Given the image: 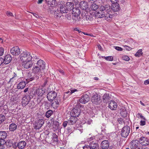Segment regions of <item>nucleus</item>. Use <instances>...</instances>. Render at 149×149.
I'll return each mask as SVG.
<instances>
[{"label":"nucleus","instance_id":"f257e3e1","mask_svg":"<svg viewBox=\"0 0 149 149\" xmlns=\"http://www.w3.org/2000/svg\"><path fill=\"white\" fill-rule=\"evenodd\" d=\"M80 11L77 8H73L72 9V19L75 22H78L81 20V18L80 17Z\"/></svg>","mask_w":149,"mask_h":149},{"label":"nucleus","instance_id":"f03ea898","mask_svg":"<svg viewBox=\"0 0 149 149\" xmlns=\"http://www.w3.org/2000/svg\"><path fill=\"white\" fill-rule=\"evenodd\" d=\"M19 57L22 62L31 60L32 58L30 53L26 51L23 52L20 54Z\"/></svg>","mask_w":149,"mask_h":149},{"label":"nucleus","instance_id":"7ed1b4c3","mask_svg":"<svg viewBox=\"0 0 149 149\" xmlns=\"http://www.w3.org/2000/svg\"><path fill=\"white\" fill-rule=\"evenodd\" d=\"M42 69L36 65L33 67L32 69L33 74H34V76L36 77V79L37 80L39 77H41L42 71Z\"/></svg>","mask_w":149,"mask_h":149},{"label":"nucleus","instance_id":"20e7f679","mask_svg":"<svg viewBox=\"0 0 149 149\" xmlns=\"http://www.w3.org/2000/svg\"><path fill=\"white\" fill-rule=\"evenodd\" d=\"M130 131V128L128 126H125L122 129L121 135L123 137H126L129 135Z\"/></svg>","mask_w":149,"mask_h":149},{"label":"nucleus","instance_id":"39448f33","mask_svg":"<svg viewBox=\"0 0 149 149\" xmlns=\"http://www.w3.org/2000/svg\"><path fill=\"white\" fill-rule=\"evenodd\" d=\"M24 80L23 78H19L17 79V81L19 82L17 86V88L18 89H22L25 87L26 82Z\"/></svg>","mask_w":149,"mask_h":149},{"label":"nucleus","instance_id":"423d86ee","mask_svg":"<svg viewBox=\"0 0 149 149\" xmlns=\"http://www.w3.org/2000/svg\"><path fill=\"white\" fill-rule=\"evenodd\" d=\"M91 101L93 104L96 105L99 104L101 102L100 97L97 94L92 96Z\"/></svg>","mask_w":149,"mask_h":149},{"label":"nucleus","instance_id":"0eeeda50","mask_svg":"<svg viewBox=\"0 0 149 149\" xmlns=\"http://www.w3.org/2000/svg\"><path fill=\"white\" fill-rule=\"evenodd\" d=\"M10 52L13 56H18L21 52L20 49L18 46L13 47L10 49Z\"/></svg>","mask_w":149,"mask_h":149},{"label":"nucleus","instance_id":"6e6552de","mask_svg":"<svg viewBox=\"0 0 149 149\" xmlns=\"http://www.w3.org/2000/svg\"><path fill=\"white\" fill-rule=\"evenodd\" d=\"M45 93V91L43 88H38L33 93V96H42Z\"/></svg>","mask_w":149,"mask_h":149},{"label":"nucleus","instance_id":"1a4fd4ad","mask_svg":"<svg viewBox=\"0 0 149 149\" xmlns=\"http://www.w3.org/2000/svg\"><path fill=\"white\" fill-rule=\"evenodd\" d=\"M57 96V93L54 91H51L49 92L47 95L48 100L50 101L53 100Z\"/></svg>","mask_w":149,"mask_h":149},{"label":"nucleus","instance_id":"9d476101","mask_svg":"<svg viewBox=\"0 0 149 149\" xmlns=\"http://www.w3.org/2000/svg\"><path fill=\"white\" fill-rule=\"evenodd\" d=\"M33 64V63L31 60H30L22 62V65L25 68L28 69L31 68Z\"/></svg>","mask_w":149,"mask_h":149},{"label":"nucleus","instance_id":"9b49d317","mask_svg":"<svg viewBox=\"0 0 149 149\" xmlns=\"http://www.w3.org/2000/svg\"><path fill=\"white\" fill-rule=\"evenodd\" d=\"M139 141L140 143L143 146H146L149 145V139L146 137H141Z\"/></svg>","mask_w":149,"mask_h":149},{"label":"nucleus","instance_id":"f8f14e48","mask_svg":"<svg viewBox=\"0 0 149 149\" xmlns=\"http://www.w3.org/2000/svg\"><path fill=\"white\" fill-rule=\"evenodd\" d=\"M44 124V120L42 119L37 120L34 124V128L35 129H39Z\"/></svg>","mask_w":149,"mask_h":149},{"label":"nucleus","instance_id":"ddd939ff","mask_svg":"<svg viewBox=\"0 0 149 149\" xmlns=\"http://www.w3.org/2000/svg\"><path fill=\"white\" fill-rule=\"evenodd\" d=\"M30 100V96L28 95H25L22 99V105L24 106H26L29 104Z\"/></svg>","mask_w":149,"mask_h":149},{"label":"nucleus","instance_id":"4468645a","mask_svg":"<svg viewBox=\"0 0 149 149\" xmlns=\"http://www.w3.org/2000/svg\"><path fill=\"white\" fill-rule=\"evenodd\" d=\"M118 104L116 102L111 100L109 104L108 107L112 110H116Z\"/></svg>","mask_w":149,"mask_h":149},{"label":"nucleus","instance_id":"2eb2a0df","mask_svg":"<svg viewBox=\"0 0 149 149\" xmlns=\"http://www.w3.org/2000/svg\"><path fill=\"white\" fill-rule=\"evenodd\" d=\"M90 100L89 96L87 94L82 95L81 98L79 99V102L85 104L88 102Z\"/></svg>","mask_w":149,"mask_h":149},{"label":"nucleus","instance_id":"dca6fc26","mask_svg":"<svg viewBox=\"0 0 149 149\" xmlns=\"http://www.w3.org/2000/svg\"><path fill=\"white\" fill-rule=\"evenodd\" d=\"M80 113V110L79 109L74 108L71 112V116L77 117L79 115Z\"/></svg>","mask_w":149,"mask_h":149},{"label":"nucleus","instance_id":"f3484780","mask_svg":"<svg viewBox=\"0 0 149 149\" xmlns=\"http://www.w3.org/2000/svg\"><path fill=\"white\" fill-rule=\"evenodd\" d=\"M79 6L81 9L85 10L86 11V10L88 8L87 3L85 1H81L79 3Z\"/></svg>","mask_w":149,"mask_h":149},{"label":"nucleus","instance_id":"a211bd4d","mask_svg":"<svg viewBox=\"0 0 149 149\" xmlns=\"http://www.w3.org/2000/svg\"><path fill=\"white\" fill-rule=\"evenodd\" d=\"M109 146V142L108 140L103 141L101 144V147L102 149H107Z\"/></svg>","mask_w":149,"mask_h":149},{"label":"nucleus","instance_id":"6ab92c4d","mask_svg":"<svg viewBox=\"0 0 149 149\" xmlns=\"http://www.w3.org/2000/svg\"><path fill=\"white\" fill-rule=\"evenodd\" d=\"M65 5L68 12L71 11L74 8V4L72 2H68Z\"/></svg>","mask_w":149,"mask_h":149},{"label":"nucleus","instance_id":"aec40b11","mask_svg":"<svg viewBox=\"0 0 149 149\" xmlns=\"http://www.w3.org/2000/svg\"><path fill=\"white\" fill-rule=\"evenodd\" d=\"M45 63L44 61L40 60L38 61L36 63V66H38V67L43 70L45 68Z\"/></svg>","mask_w":149,"mask_h":149},{"label":"nucleus","instance_id":"412c9836","mask_svg":"<svg viewBox=\"0 0 149 149\" xmlns=\"http://www.w3.org/2000/svg\"><path fill=\"white\" fill-rule=\"evenodd\" d=\"M139 145V141L137 140H133L130 143V148L132 149H134L138 147Z\"/></svg>","mask_w":149,"mask_h":149},{"label":"nucleus","instance_id":"4be33fe9","mask_svg":"<svg viewBox=\"0 0 149 149\" xmlns=\"http://www.w3.org/2000/svg\"><path fill=\"white\" fill-rule=\"evenodd\" d=\"M78 120L77 117L71 116L68 120V125H72L76 123Z\"/></svg>","mask_w":149,"mask_h":149},{"label":"nucleus","instance_id":"5701e85b","mask_svg":"<svg viewBox=\"0 0 149 149\" xmlns=\"http://www.w3.org/2000/svg\"><path fill=\"white\" fill-rule=\"evenodd\" d=\"M12 59V57L10 54L6 55L4 57V58H3L4 63L6 64H8L11 61Z\"/></svg>","mask_w":149,"mask_h":149},{"label":"nucleus","instance_id":"b1692460","mask_svg":"<svg viewBox=\"0 0 149 149\" xmlns=\"http://www.w3.org/2000/svg\"><path fill=\"white\" fill-rule=\"evenodd\" d=\"M26 80L28 81H32L33 80L36 79V77L35 76L33 75L32 73L30 72L26 74Z\"/></svg>","mask_w":149,"mask_h":149},{"label":"nucleus","instance_id":"393cba45","mask_svg":"<svg viewBox=\"0 0 149 149\" xmlns=\"http://www.w3.org/2000/svg\"><path fill=\"white\" fill-rule=\"evenodd\" d=\"M77 91H78V90L77 89H70V90H68L67 92H65L63 95V98L64 99H66V98L67 97V96H66V97H65V95H66V94H68V95H70L72 93H74V92Z\"/></svg>","mask_w":149,"mask_h":149},{"label":"nucleus","instance_id":"a878e982","mask_svg":"<svg viewBox=\"0 0 149 149\" xmlns=\"http://www.w3.org/2000/svg\"><path fill=\"white\" fill-rule=\"evenodd\" d=\"M112 9L114 12H116L119 10H120L119 4L118 3L112 4Z\"/></svg>","mask_w":149,"mask_h":149},{"label":"nucleus","instance_id":"bb28decb","mask_svg":"<svg viewBox=\"0 0 149 149\" xmlns=\"http://www.w3.org/2000/svg\"><path fill=\"white\" fill-rule=\"evenodd\" d=\"M26 143L25 141H21L17 144L18 148L20 149H23L26 146Z\"/></svg>","mask_w":149,"mask_h":149},{"label":"nucleus","instance_id":"cd10ccee","mask_svg":"<svg viewBox=\"0 0 149 149\" xmlns=\"http://www.w3.org/2000/svg\"><path fill=\"white\" fill-rule=\"evenodd\" d=\"M17 128V125L14 123H12L10 124L9 126V130L12 132H13L15 131Z\"/></svg>","mask_w":149,"mask_h":149},{"label":"nucleus","instance_id":"c85d7f7f","mask_svg":"<svg viewBox=\"0 0 149 149\" xmlns=\"http://www.w3.org/2000/svg\"><path fill=\"white\" fill-rule=\"evenodd\" d=\"M95 15L96 17L99 18H102L105 16L104 13L100 11L96 12Z\"/></svg>","mask_w":149,"mask_h":149},{"label":"nucleus","instance_id":"c756f323","mask_svg":"<svg viewBox=\"0 0 149 149\" xmlns=\"http://www.w3.org/2000/svg\"><path fill=\"white\" fill-rule=\"evenodd\" d=\"M89 144L91 149H97L98 148V144L94 142H91Z\"/></svg>","mask_w":149,"mask_h":149},{"label":"nucleus","instance_id":"7c9ffc66","mask_svg":"<svg viewBox=\"0 0 149 149\" xmlns=\"http://www.w3.org/2000/svg\"><path fill=\"white\" fill-rule=\"evenodd\" d=\"M57 5V2L56 0H51L50 1H48V6L49 7H55Z\"/></svg>","mask_w":149,"mask_h":149},{"label":"nucleus","instance_id":"2f4dec72","mask_svg":"<svg viewBox=\"0 0 149 149\" xmlns=\"http://www.w3.org/2000/svg\"><path fill=\"white\" fill-rule=\"evenodd\" d=\"M60 12L62 13H67L68 11L66 8V7L64 5V6L62 4L60 6Z\"/></svg>","mask_w":149,"mask_h":149},{"label":"nucleus","instance_id":"473e14b6","mask_svg":"<svg viewBox=\"0 0 149 149\" xmlns=\"http://www.w3.org/2000/svg\"><path fill=\"white\" fill-rule=\"evenodd\" d=\"M110 97L109 96V95L108 94H105L103 96V101L104 102L107 103L110 100Z\"/></svg>","mask_w":149,"mask_h":149},{"label":"nucleus","instance_id":"72a5a7b5","mask_svg":"<svg viewBox=\"0 0 149 149\" xmlns=\"http://www.w3.org/2000/svg\"><path fill=\"white\" fill-rule=\"evenodd\" d=\"M7 136V133L5 131H0V139H5Z\"/></svg>","mask_w":149,"mask_h":149},{"label":"nucleus","instance_id":"f704fd0d","mask_svg":"<svg viewBox=\"0 0 149 149\" xmlns=\"http://www.w3.org/2000/svg\"><path fill=\"white\" fill-rule=\"evenodd\" d=\"M99 7L98 5L95 3H93L92 4L90 7V8L93 11H95Z\"/></svg>","mask_w":149,"mask_h":149},{"label":"nucleus","instance_id":"c9c22d12","mask_svg":"<svg viewBox=\"0 0 149 149\" xmlns=\"http://www.w3.org/2000/svg\"><path fill=\"white\" fill-rule=\"evenodd\" d=\"M13 74L14 75L13 77L10 79L9 81V82H13L16 79H18V77L15 72H13Z\"/></svg>","mask_w":149,"mask_h":149},{"label":"nucleus","instance_id":"e433bc0d","mask_svg":"<svg viewBox=\"0 0 149 149\" xmlns=\"http://www.w3.org/2000/svg\"><path fill=\"white\" fill-rule=\"evenodd\" d=\"M53 111L50 110H48L45 113V116L47 118H49L53 114Z\"/></svg>","mask_w":149,"mask_h":149},{"label":"nucleus","instance_id":"4c0bfd02","mask_svg":"<svg viewBox=\"0 0 149 149\" xmlns=\"http://www.w3.org/2000/svg\"><path fill=\"white\" fill-rule=\"evenodd\" d=\"M61 13L60 12V10L57 9L54 10V15L57 18L61 15Z\"/></svg>","mask_w":149,"mask_h":149},{"label":"nucleus","instance_id":"58836bf2","mask_svg":"<svg viewBox=\"0 0 149 149\" xmlns=\"http://www.w3.org/2000/svg\"><path fill=\"white\" fill-rule=\"evenodd\" d=\"M142 52V49H139L135 54V56L136 57H140L143 54Z\"/></svg>","mask_w":149,"mask_h":149},{"label":"nucleus","instance_id":"ea45409f","mask_svg":"<svg viewBox=\"0 0 149 149\" xmlns=\"http://www.w3.org/2000/svg\"><path fill=\"white\" fill-rule=\"evenodd\" d=\"M105 11L107 12V13L111 11L112 10V7H111L109 5H105Z\"/></svg>","mask_w":149,"mask_h":149},{"label":"nucleus","instance_id":"a19ab883","mask_svg":"<svg viewBox=\"0 0 149 149\" xmlns=\"http://www.w3.org/2000/svg\"><path fill=\"white\" fill-rule=\"evenodd\" d=\"M6 119L5 116L3 115H0V124L3 122Z\"/></svg>","mask_w":149,"mask_h":149},{"label":"nucleus","instance_id":"79ce46f5","mask_svg":"<svg viewBox=\"0 0 149 149\" xmlns=\"http://www.w3.org/2000/svg\"><path fill=\"white\" fill-rule=\"evenodd\" d=\"M86 20L87 21H91L93 20V17L90 15H86Z\"/></svg>","mask_w":149,"mask_h":149},{"label":"nucleus","instance_id":"37998d69","mask_svg":"<svg viewBox=\"0 0 149 149\" xmlns=\"http://www.w3.org/2000/svg\"><path fill=\"white\" fill-rule=\"evenodd\" d=\"M104 58L107 61H112L113 60V57L112 56H108L104 57Z\"/></svg>","mask_w":149,"mask_h":149},{"label":"nucleus","instance_id":"c03bdc74","mask_svg":"<svg viewBox=\"0 0 149 149\" xmlns=\"http://www.w3.org/2000/svg\"><path fill=\"white\" fill-rule=\"evenodd\" d=\"M51 106L54 109H56L58 107L59 105L55 102H53L51 104Z\"/></svg>","mask_w":149,"mask_h":149},{"label":"nucleus","instance_id":"a18cd8bd","mask_svg":"<svg viewBox=\"0 0 149 149\" xmlns=\"http://www.w3.org/2000/svg\"><path fill=\"white\" fill-rule=\"evenodd\" d=\"M105 5L104 6H101L100 8H99V9L100 10V12H104V11H105Z\"/></svg>","mask_w":149,"mask_h":149},{"label":"nucleus","instance_id":"49530a36","mask_svg":"<svg viewBox=\"0 0 149 149\" xmlns=\"http://www.w3.org/2000/svg\"><path fill=\"white\" fill-rule=\"evenodd\" d=\"M4 139H0V146H3L6 143Z\"/></svg>","mask_w":149,"mask_h":149},{"label":"nucleus","instance_id":"de8ad7c7","mask_svg":"<svg viewBox=\"0 0 149 149\" xmlns=\"http://www.w3.org/2000/svg\"><path fill=\"white\" fill-rule=\"evenodd\" d=\"M122 58L123 60L127 61H128L130 60L129 57L126 55L123 56L122 57Z\"/></svg>","mask_w":149,"mask_h":149},{"label":"nucleus","instance_id":"09e8293b","mask_svg":"<svg viewBox=\"0 0 149 149\" xmlns=\"http://www.w3.org/2000/svg\"><path fill=\"white\" fill-rule=\"evenodd\" d=\"M4 49L2 47H0V56H2L4 53Z\"/></svg>","mask_w":149,"mask_h":149},{"label":"nucleus","instance_id":"8fccbe9b","mask_svg":"<svg viewBox=\"0 0 149 149\" xmlns=\"http://www.w3.org/2000/svg\"><path fill=\"white\" fill-rule=\"evenodd\" d=\"M89 145L87 144L86 145L84 146L83 147V149H91V148L90 147L89 144Z\"/></svg>","mask_w":149,"mask_h":149},{"label":"nucleus","instance_id":"3c124183","mask_svg":"<svg viewBox=\"0 0 149 149\" xmlns=\"http://www.w3.org/2000/svg\"><path fill=\"white\" fill-rule=\"evenodd\" d=\"M114 47L116 49L119 51H122L123 50V49L121 47L118 46H114Z\"/></svg>","mask_w":149,"mask_h":149},{"label":"nucleus","instance_id":"603ef678","mask_svg":"<svg viewBox=\"0 0 149 149\" xmlns=\"http://www.w3.org/2000/svg\"><path fill=\"white\" fill-rule=\"evenodd\" d=\"M52 136L54 139H55L56 141L58 140L57 136L55 133H53L52 134Z\"/></svg>","mask_w":149,"mask_h":149},{"label":"nucleus","instance_id":"864d4df0","mask_svg":"<svg viewBox=\"0 0 149 149\" xmlns=\"http://www.w3.org/2000/svg\"><path fill=\"white\" fill-rule=\"evenodd\" d=\"M60 98L58 97H57L56 99L55 100L54 102L58 104H59V102L60 101Z\"/></svg>","mask_w":149,"mask_h":149},{"label":"nucleus","instance_id":"5fc2aeb1","mask_svg":"<svg viewBox=\"0 0 149 149\" xmlns=\"http://www.w3.org/2000/svg\"><path fill=\"white\" fill-rule=\"evenodd\" d=\"M137 116H138V117H140L141 118L143 119L144 120H145V119L142 114H141V113H138L137 114Z\"/></svg>","mask_w":149,"mask_h":149},{"label":"nucleus","instance_id":"6e6d98bb","mask_svg":"<svg viewBox=\"0 0 149 149\" xmlns=\"http://www.w3.org/2000/svg\"><path fill=\"white\" fill-rule=\"evenodd\" d=\"M140 125L141 126H143L145 125L146 124V122L145 120H141L140 121Z\"/></svg>","mask_w":149,"mask_h":149},{"label":"nucleus","instance_id":"4d7b16f0","mask_svg":"<svg viewBox=\"0 0 149 149\" xmlns=\"http://www.w3.org/2000/svg\"><path fill=\"white\" fill-rule=\"evenodd\" d=\"M6 14L8 16H13V15L10 12H7L6 13Z\"/></svg>","mask_w":149,"mask_h":149},{"label":"nucleus","instance_id":"13d9d810","mask_svg":"<svg viewBox=\"0 0 149 149\" xmlns=\"http://www.w3.org/2000/svg\"><path fill=\"white\" fill-rule=\"evenodd\" d=\"M67 124H68V121H64L63 123V127H65L66 126Z\"/></svg>","mask_w":149,"mask_h":149},{"label":"nucleus","instance_id":"bf43d9fd","mask_svg":"<svg viewBox=\"0 0 149 149\" xmlns=\"http://www.w3.org/2000/svg\"><path fill=\"white\" fill-rule=\"evenodd\" d=\"M3 63H4V61L3 60V58H0V66Z\"/></svg>","mask_w":149,"mask_h":149},{"label":"nucleus","instance_id":"052dcab7","mask_svg":"<svg viewBox=\"0 0 149 149\" xmlns=\"http://www.w3.org/2000/svg\"><path fill=\"white\" fill-rule=\"evenodd\" d=\"M109 149H117V148L115 146H111L109 147Z\"/></svg>","mask_w":149,"mask_h":149},{"label":"nucleus","instance_id":"680f3d73","mask_svg":"<svg viewBox=\"0 0 149 149\" xmlns=\"http://www.w3.org/2000/svg\"><path fill=\"white\" fill-rule=\"evenodd\" d=\"M47 79H45V82L43 85V86H45L47 84Z\"/></svg>","mask_w":149,"mask_h":149},{"label":"nucleus","instance_id":"e2e57ef3","mask_svg":"<svg viewBox=\"0 0 149 149\" xmlns=\"http://www.w3.org/2000/svg\"><path fill=\"white\" fill-rule=\"evenodd\" d=\"M112 4L117 3V0H110Z\"/></svg>","mask_w":149,"mask_h":149},{"label":"nucleus","instance_id":"0e129e2a","mask_svg":"<svg viewBox=\"0 0 149 149\" xmlns=\"http://www.w3.org/2000/svg\"><path fill=\"white\" fill-rule=\"evenodd\" d=\"M144 84L145 85H147L149 84V80H148L145 81L144 82Z\"/></svg>","mask_w":149,"mask_h":149},{"label":"nucleus","instance_id":"69168bd1","mask_svg":"<svg viewBox=\"0 0 149 149\" xmlns=\"http://www.w3.org/2000/svg\"><path fill=\"white\" fill-rule=\"evenodd\" d=\"M53 125H55L57 126H58L59 125L58 122L57 121H55L54 122V124Z\"/></svg>","mask_w":149,"mask_h":149},{"label":"nucleus","instance_id":"338daca9","mask_svg":"<svg viewBox=\"0 0 149 149\" xmlns=\"http://www.w3.org/2000/svg\"><path fill=\"white\" fill-rule=\"evenodd\" d=\"M44 0H38L37 3L38 4H40L42 3Z\"/></svg>","mask_w":149,"mask_h":149},{"label":"nucleus","instance_id":"774afa93","mask_svg":"<svg viewBox=\"0 0 149 149\" xmlns=\"http://www.w3.org/2000/svg\"><path fill=\"white\" fill-rule=\"evenodd\" d=\"M51 120V124H54V119L53 118H52Z\"/></svg>","mask_w":149,"mask_h":149}]
</instances>
